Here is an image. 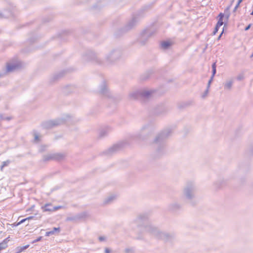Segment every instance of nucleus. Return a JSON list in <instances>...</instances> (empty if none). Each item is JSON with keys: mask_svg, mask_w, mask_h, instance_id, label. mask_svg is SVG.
I'll return each instance as SVG.
<instances>
[{"mask_svg": "<svg viewBox=\"0 0 253 253\" xmlns=\"http://www.w3.org/2000/svg\"><path fill=\"white\" fill-rule=\"evenodd\" d=\"M148 219L147 214L143 213L140 214L136 220V223L138 226H142L144 228V232L149 233L158 239L166 240L169 237V234L161 232L156 227L152 226L150 223H147Z\"/></svg>", "mask_w": 253, "mask_h": 253, "instance_id": "nucleus-1", "label": "nucleus"}, {"mask_svg": "<svg viewBox=\"0 0 253 253\" xmlns=\"http://www.w3.org/2000/svg\"><path fill=\"white\" fill-rule=\"evenodd\" d=\"M122 53L120 50L114 49L111 51L106 56L105 62L100 60L96 54L92 51H88L85 55L86 60L91 61L93 63L99 65H108L114 63L121 56Z\"/></svg>", "mask_w": 253, "mask_h": 253, "instance_id": "nucleus-2", "label": "nucleus"}, {"mask_svg": "<svg viewBox=\"0 0 253 253\" xmlns=\"http://www.w3.org/2000/svg\"><path fill=\"white\" fill-rule=\"evenodd\" d=\"M171 133V130L170 128H167L162 131L155 138L154 143L160 145L156 152L157 157L160 156L164 153L165 150L164 141L170 135Z\"/></svg>", "mask_w": 253, "mask_h": 253, "instance_id": "nucleus-3", "label": "nucleus"}, {"mask_svg": "<svg viewBox=\"0 0 253 253\" xmlns=\"http://www.w3.org/2000/svg\"><path fill=\"white\" fill-rule=\"evenodd\" d=\"M138 21V17L135 16H133L131 20H130L124 27V28L119 30L116 33V37H120L122 34L126 33V32L130 30L133 28L136 25Z\"/></svg>", "mask_w": 253, "mask_h": 253, "instance_id": "nucleus-4", "label": "nucleus"}, {"mask_svg": "<svg viewBox=\"0 0 253 253\" xmlns=\"http://www.w3.org/2000/svg\"><path fill=\"white\" fill-rule=\"evenodd\" d=\"M155 32L150 29H146L144 30L138 39V42L141 45H144L147 42L149 38H150Z\"/></svg>", "mask_w": 253, "mask_h": 253, "instance_id": "nucleus-5", "label": "nucleus"}, {"mask_svg": "<svg viewBox=\"0 0 253 253\" xmlns=\"http://www.w3.org/2000/svg\"><path fill=\"white\" fill-rule=\"evenodd\" d=\"M195 190L196 188L193 183L189 182L184 189V195L187 199L192 200L195 197Z\"/></svg>", "mask_w": 253, "mask_h": 253, "instance_id": "nucleus-6", "label": "nucleus"}, {"mask_svg": "<svg viewBox=\"0 0 253 253\" xmlns=\"http://www.w3.org/2000/svg\"><path fill=\"white\" fill-rule=\"evenodd\" d=\"M65 120L63 119H57L53 120L45 121L42 124V126L44 129H50L53 127L63 124Z\"/></svg>", "mask_w": 253, "mask_h": 253, "instance_id": "nucleus-7", "label": "nucleus"}, {"mask_svg": "<svg viewBox=\"0 0 253 253\" xmlns=\"http://www.w3.org/2000/svg\"><path fill=\"white\" fill-rule=\"evenodd\" d=\"M152 128L148 125L143 126L139 133L134 136L133 139H138L141 140H144L147 139L149 134L151 133Z\"/></svg>", "mask_w": 253, "mask_h": 253, "instance_id": "nucleus-8", "label": "nucleus"}, {"mask_svg": "<svg viewBox=\"0 0 253 253\" xmlns=\"http://www.w3.org/2000/svg\"><path fill=\"white\" fill-rule=\"evenodd\" d=\"M141 98L142 100H145L151 99L153 97L156 93V91L154 89H140Z\"/></svg>", "mask_w": 253, "mask_h": 253, "instance_id": "nucleus-9", "label": "nucleus"}, {"mask_svg": "<svg viewBox=\"0 0 253 253\" xmlns=\"http://www.w3.org/2000/svg\"><path fill=\"white\" fill-rule=\"evenodd\" d=\"M124 142H121L116 144L114 145L111 147L109 148L104 153L107 155H112L113 153L121 150L124 145Z\"/></svg>", "mask_w": 253, "mask_h": 253, "instance_id": "nucleus-10", "label": "nucleus"}, {"mask_svg": "<svg viewBox=\"0 0 253 253\" xmlns=\"http://www.w3.org/2000/svg\"><path fill=\"white\" fill-rule=\"evenodd\" d=\"M99 93L105 97L110 98L112 95L108 90L105 81H103L100 86Z\"/></svg>", "mask_w": 253, "mask_h": 253, "instance_id": "nucleus-11", "label": "nucleus"}, {"mask_svg": "<svg viewBox=\"0 0 253 253\" xmlns=\"http://www.w3.org/2000/svg\"><path fill=\"white\" fill-rule=\"evenodd\" d=\"M87 216V213L84 212L81 213H79L75 216L67 217L66 218V221H71L74 222H76L80 220L85 218Z\"/></svg>", "mask_w": 253, "mask_h": 253, "instance_id": "nucleus-12", "label": "nucleus"}, {"mask_svg": "<svg viewBox=\"0 0 253 253\" xmlns=\"http://www.w3.org/2000/svg\"><path fill=\"white\" fill-rule=\"evenodd\" d=\"M128 98L130 100H141L140 89L130 92Z\"/></svg>", "mask_w": 253, "mask_h": 253, "instance_id": "nucleus-13", "label": "nucleus"}, {"mask_svg": "<svg viewBox=\"0 0 253 253\" xmlns=\"http://www.w3.org/2000/svg\"><path fill=\"white\" fill-rule=\"evenodd\" d=\"M110 130L111 128L109 127L100 128L98 132L99 137L101 138L106 136Z\"/></svg>", "mask_w": 253, "mask_h": 253, "instance_id": "nucleus-14", "label": "nucleus"}, {"mask_svg": "<svg viewBox=\"0 0 253 253\" xmlns=\"http://www.w3.org/2000/svg\"><path fill=\"white\" fill-rule=\"evenodd\" d=\"M19 64L17 63H7L6 66V72H12L19 68Z\"/></svg>", "mask_w": 253, "mask_h": 253, "instance_id": "nucleus-15", "label": "nucleus"}, {"mask_svg": "<svg viewBox=\"0 0 253 253\" xmlns=\"http://www.w3.org/2000/svg\"><path fill=\"white\" fill-rule=\"evenodd\" d=\"M54 161H60L63 160L65 157L66 154L63 153H53Z\"/></svg>", "mask_w": 253, "mask_h": 253, "instance_id": "nucleus-16", "label": "nucleus"}, {"mask_svg": "<svg viewBox=\"0 0 253 253\" xmlns=\"http://www.w3.org/2000/svg\"><path fill=\"white\" fill-rule=\"evenodd\" d=\"M233 84V80H230L227 81L223 84V86L225 90L230 91L231 90Z\"/></svg>", "mask_w": 253, "mask_h": 253, "instance_id": "nucleus-17", "label": "nucleus"}, {"mask_svg": "<svg viewBox=\"0 0 253 253\" xmlns=\"http://www.w3.org/2000/svg\"><path fill=\"white\" fill-rule=\"evenodd\" d=\"M42 161L47 162L50 161H54L53 153L47 154L43 156Z\"/></svg>", "mask_w": 253, "mask_h": 253, "instance_id": "nucleus-18", "label": "nucleus"}, {"mask_svg": "<svg viewBox=\"0 0 253 253\" xmlns=\"http://www.w3.org/2000/svg\"><path fill=\"white\" fill-rule=\"evenodd\" d=\"M9 237L5 239L1 243H0V250L1 251L2 250L5 249L7 247V243L9 241L8 239Z\"/></svg>", "mask_w": 253, "mask_h": 253, "instance_id": "nucleus-19", "label": "nucleus"}, {"mask_svg": "<svg viewBox=\"0 0 253 253\" xmlns=\"http://www.w3.org/2000/svg\"><path fill=\"white\" fill-rule=\"evenodd\" d=\"M64 72H62L61 73H60L59 74L54 75L52 78L51 79L50 82H54L57 80H58L59 78H61L63 76Z\"/></svg>", "mask_w": 253, "mask_h": 253, "instance_id": "nucleus-20", "label": "nucleus"}, {"mask_svg": "<svg viewBox=\"0 0 253 253\" xmlns=\"http://www.w3.org/2000/svg\"><path fill=\"white\" fill-rule=\"evenodd\" d=\"M180 208L179 204L177 203H173L169 205V209L171 211H175L179 209Z\"/></svg>", "mask_w": 253, "mask_h": 253, "instance_id": "nucleus-21", "label": "nucleus"}, {"mask_svg": "<svg viewBox=\"0 0 253 253\" xmlns=\"http://www.w3.org/2000/svg\"><path fill=\"white\" fill-rule=\"evenodd\" d=\"M12 16V13L10 11H4V13L0 12V18H8Z\"/></svg>", "mask_w": 253, "mask_h": 253, "instance_id": "nucleus-22", "label": "nucleus"}, {"mask_svg": "<svg viewBox=\"0 0 253 253\" xmlns=\"http://www.w3.org/2000/svg\"><path fill=\"white\" fill-rule=\"evenodd\" d=\"M229 7H228L224 11V17H225V19L226 20V22H227L228 19H229V18L230 17V13L229 12ZM226 24V23H224V25Z\"/></svg>", "mask_w": 253, "mask_h": 253, "instance_id": "nucleus-23", "label": "nucleus"}, {"mask_svg": "<svg viewBox=\"0 0 253 253\" xmlns=\"http://www.w3.org/2000/svg\"><path fill=\"white\" fill-rule=\"evenodd\" d=\"M161 45L162 48L166 49L170 46V43L168 41H164L161 43Z\"/></svg>", "mask_w": 253, "mask_h": 253, "instance_id": "nucleus-24", "label": "nucleus"}, {"mask_svg": "<svg viewBox=\"0 0 253 253\" xmlns=\"http://www.w3.org/2000/svg\"><path fill=\"white\" fill-rule=\"evenodd\" d=\"M115 196L114 195L110 196L105 200L104 203L105 204H110L115 199Z\"/></svg>", "mask_w": 253, "mask_h": 253, "instance_id": "nucleus-25", "label": "nucleus"}, {"mask_svg": "<svg viewBox=\"0 0 253 253\" xmlns=\"http://www.w3.org/2000/svg\"><path fill=\"white\" fill-rule=\"evenodd\" d=\"M218 17H219V19H218V20L217 22H218V25H219L220 24H223L224 22L223 21V19L224 17V14L222 13H220L219 14Z\"/></svg>", "mask_w": 253, "mask_h": 253, "instance_id": "nucleus-26", "label": "nucleus"}, {"mask_svg": "<svg viewBox=\"0 0 253 253\" xmlns=\"http://www.w3.org/2000/svg\"><path fill=\"white\" fill-rule=\"evenodd\" d=\"M53 207L52 206L51 204L48 203L46 204L43 206L42 207V209L43 211H49L45 210L46 209H52Z\"/></svg>", "mask_w": 253, "mask_h": 253, "instance_id": "nucleus-27", "label": "nucleus"}, {"mask_svg": "<svg viewBox=\"0 0 253 253\" xmlns=\"http://www.w3.org/2000/svg\"><path fill=\"white\" fill-rule=\"evenodd\" d=\"M29 247V245H26V246H23V247H18L17 248V252H18V253H20V252L23 251L24 250L27 249Z\"/></svg>", "mask_w": 253, "mask_h": 253, "instance_id": "nucleus-28", "label": "nucleus"}, {"mask_svg": "<svg viewBox=\"0 0 253 253\" xmlns=\"http://www.w3.org/2000/svg\"><path fill=\"white\" fill-rule=\"evenodd\" d=\"M10 163V161L9 160H7L6 161L3 162L2 165L0 167V170L1 171H2L3 168L7 166Z\"/></svg>", "mask_w": 253, "mask_h": 253, "instance_id": "nucleus-29", "label": "nucleus"}, {"mask_svg": "<svg viewBox=\"0 0 253 253\" xmlns=\"http://www.w3.org/2000/svg\"><path fill=\"white\" fill-rule=\"evenodd\" d=\"M223 24H220L219 25H218V22L217 23L216 26H215V27L214 28V31H213V35H214L216 34V33L217 32V31H218V29H219V28Z\"/></svg>", "mask_w": 253, "mask_h": 253, "instance_id": "nucleus-30", "label": "nucleus"}, {"mask_svg": "<svg viewBox=\"0 0 253 253\" xmlns=\"http://www.w3.org/2000/svg\"><path fill=\"white\" fill-rule=\"evenodd\" d=\"M61 208V206H55L53 207L52 209H46L45 210L49 211H57V210L60 209Z\"/></svg>", "mask_w": 253, "mask_h": 253, "instance_id": "nucleus-31", "label": "nucleus"}, {"mask_svg": "<svg viewBox=\"0 0 253 253\" xmlns=\"http://www.w3.org/2000/svg\"><path fill=\"white\" fill-rule=\"evenodd\" d=\"M167 110L165 108H162V111L161 112H156V114L157 115H160L164 114L166 112Z\"/></svg>", "mask_w": 253, "mask_h": 253, "instance_id": "nucleus-32", "label": "nucleus"}, {"mask_svg": "<svg viewBox=\"0 0 253 253\" xmlns=\"http://www.w3.org/2000/svg\"><path fill=\"white\" fill-rule=\"evenodd\" d=\"M125 253H134V250L132 248H126L125 250Z\"/></svg>", "mask_w": 253, "mask_h": 253, "instance_id": "nucleus-33", "label": "nucleus"}, {"mask_svg": "<svg viewBox=\"0 0 253 253\" xmlns=\"http://www.w3.org/2000/svg\"><path fill=\"white\" fill-rule=\"evenodd\" d=\"M209 88L207 87L206 90L205 91V92L202 95V98H205L207 96V95H208V94L209 93Z\"/></svg>", "mask_w": 253, "mask_h": 253, "instance_id": "nucleus-34", "label": "nucleus"}, {"mask_svg": "<svg viewBox=\"0 0 253 253\" xmlns=\"http://www.w3.org/2000/svg\"><path fill=\"white\" fill-rule=\"evenodd\" d=\"M219 183H220L219 184H218V183H215L216 188H220L221 187L222 184H223L224 181H220Z\"/></svg>", "mask_w": 253, "mask_h": 253, "instance_id": "nucleus-35", "label": "nucleus"}, {"mask_svg": "<svg viewBox=\"0 0 253 253\" xmlns=\"http://www.w3.org/2000/svg\"><path fill=\"white\" fill-rule=\"evenodd\" d=\"M213 78H212L211 77V79L209 81L208 84H207V88H210V86H211V83H212V82L213 81Z\"/></svg>", "mask_w": 253, "mask_h": 253, "instance_id": "nucleus-36", "label": "nucleus"}, {"mask_svg": "<svg viewBox=\"0 0 253 253\" xmlns=\"http://www.w3.org/2000/svg\"><path fill=\"white\" fill-rule=\"evenodd\" d=\"M54 234V231H52V230L50 231H48L45 233V236H49L50 235Z\"/></svg>", "mask_w": 253, "mask_h": 253, "instance_id": "nucleus-37", "label": "nucleus"}, {"mask_svg": "<svg viewBox=\"0 0 253 253\" xmlns=\"http://www.w3.org/2000/svg\"><path fill=\"white\" fill-rule=\"evenodd\" d=\"M42 236H40L39 237H38L37 239L34 240L33 241H32V243L34 244V243H35L37 242H39L40 241H41L42 239Z\"/></svg>", "mask_w": 253, "mask_h": 253, "instance_id": "nucleus-38", "label": "nucleus"}, {"mask_svg": "<svg viewBox=\"0 0 253 253\" xmlns=\"http://www.w3.org/2000/svg\"><path fill=\"white\" fill-rule=\"evenodd\" d=\"M52 230V231H54V233L56 231H57L59 232L60 231V228L59 227H58V228L54 227Z\"/></svg>", "mask_w": 253, "mask_h": 253, "instance_id": "nucleus-39", "label": "nucleus"}, {"mask_svg": "<svg viewBox=\"0 0 253 253\" xmlns=\"http://www.w3.org/2000/svg\"><path fill=\"white\" fill-rule=\"evenodd\" d=\"M26 220H27V219L26 218H25V219H23L22 220H21L20 221H19V222L17 223V224H16V225H20V224L23 223L24 222H25Z\"/></svg>", "mask_w": 253, "mask_h": 253, "instance_id": "nucleus-40", "label": "nucleus"}, {"mask_svg": "<svg viewBox=\"0 0 253 253\" xmlns=\"http://www.w3.org/2000/svg\"><path fill=\"white\" fill-rule=\"evenodd\" d=\"M111 250L108 248H106L105 249V253H111Z\"/></svg>", "mask_w": 253, "mask_h": 253, "instance_id": "nucleus-41", "label": "nucleus"}, {"mask_svg": "<svg viewBox=\"0 0 253 253\" xmlns=\"http://www.w3.org/2000/svg\"><path fill=\"white\" fill-rule=\"evenodd\" d=\"M216 73V69H212V75L211 77L213 78Z\"/></svg>", "mask_w": 253, "mask_h": 253, "instance_id": "nucleus-42", "label": "nucleus"}, {"mask_svg": "<svg viewBox=\"0 0 253 253\" xmlns=\"http://www.w3.org/2000/svg\"><path fill=\"white\" fill-rule=\"evenodd\" d=\"M105 240V238L104 237H103V236H100V237H99V240L100 242L104 241Z\"/></svg>", "mask_w": 253, "mask_h": 253, "instance_id": "nucleus-43", "label": "nucleus"}, {"mask_svg": "<svg viewBox=\"0 0 253 253\" xmlns=\"http://www.w3.org/2000/svg\"><path fill=\"white\" fill-rule=\"evenodd\" d=\"M212 69H216V63L214 62L212 64Z\"/></svg>", "mask_w": 253, "mask_h": 253, "instance_id": "nucleus-44", "label": "nucleus"}, {"mask_svg": "<svg viewBox=\"0 0 253 253\" xmlns=\"http://www.w3.org/2000/svg\"><path fill=\"white\" fill-rule=\"evenodd\" d=\"M237 80L239 81H241L243 80V77L242 76H238L237 78Z\"/></svg>", "mask_w": 253, "mask_h": 253, "instance_id": "nucleus-45", "label": "nucleus"}, {"mask_svg": "<svg viewBox=\"0 0 253 253\" xmlns=\"http://www.w3.org/2000/svg\"><path fill=\"white\" fill-rule=\"evenodd\" d=\"M35 140L37 141L39 140V136L37 134L35 135Z\"/></svg>", "mask_w": 253, "mask_h": 253, "instance_id": "nucleus-46", "label": "nucleus"}, {"mask_svg": "<svg viewBox=\"0 0 253 253\" xmlns=\"http://www.w3.org/2000/svg\"><path fill=\"white\" fill-rule=\"evenodd\" d=\"M251 26V24H249V25H248V26L245 28V31H247V30H248L250 28Z\"/></svg>", "mask_w": 253, "mask_h": 253, "instance_id": "nucleus-47", "label": "nucleus"}, {"mask_svg": "<svg viewBox=\"0 0 253 253\" xmlns=\"http://www.w3.org/2000/svg\"><path fill=\"white\" fill-rule=\"evenodd\" d=\"M35 217L34 216H29L27 218H26L27 220H30V219H34Z\"/></svg>", "mask_w": 253, "mask_h": 253, "instance_id": "nucleus-48", "label": "nucleus"}, {"mask_svg": "<svg viewBox=\"0 0 253 253\" xmlns=\"http://www.w3.org/2000/svg\"><path fill=\"white\" fill-rule=\"evenodd\" d=\"M243 0H238V2L236 5L239 6L240 4L243 1Z\"/></svg>", "mask_w": 253, "mask_h": 253, "instance_id": "nucleus-49", "label": "nucleus"}, {"mask_svg": "<svg viewBox=\"0 0 253 253\" xmlns=\"http://www.w3.org/2000/svg\"><path fill=\"white\" fill-rule=\"evenodd\" d=\"M238 7H239V6L236 5L234 8L233 12H235Z\"/></svg>", "mask_w": 253, "mask_h": 253, "instance_id": "nucleus-50", "label": "nucleus"}, {"mask_svg": "<svg viewBox=\"0 0 253 253\" xmlns=\"http://www.w3.org/2000/svg\"><path fill=\"white\" fill-rule=\"evenodd\" d=\"M0 118L1 120H5V118L3 117V115L1 114H0Z\"/></svg>", "mask_w": 253, "mask_h": 253, "instance_id": "nucleus-51", "label": "nucleus"}, {"mask_svg": "<svg viewBox=\"0 0 253 253\" xmlns=\"http://www.w3.org/2000/svg\"><path fill=\"white\" fill-rule=\"evenodd\" d=\"M223 32V30L222 31V33L220 34V35L218 36V37L217 38L218 40H219L220 39V38H221V36L222 35Z\"/></svg>", "mask_w": 253, "mask_h": 253, "instance_id": "nucleus-52", "label": "nucleus"}, {"mask_svg": "<svg viewBox=\"0 0 253 253\" xmlns=\"http://www.w3.org/2000/svg\"><path fill=\"white\" fill-rule=\"evenodd\" d=\"M34 207H35L34 206H32L30 209L27 210V211H31V210H32V209L33 208H34Z\"/></svg>", "mask_w": 253, "mask_h": 253, "instance_id": "nucleus-53", "label": "nucleus"}, {"mask_svg": "<svg viewBox=\"0 0 253 253\" xmlns=\"http://www.w3.org/2000/svg\"><path fill=\"white\" fill-rule=\"evenodd\" d=\"M11 119V118L10 117H6V118H5V120H8V121H9Z\"/></svg>", "mask_w": 253, "mask_h": 253, "instance_id": "nucleus-54", "label": "nucleus"}, {"mask_svg": "<svg viewBox=\"0 0 253 253\" xmlns=\"http://www.w3.org/2000/svg\"><path fill=\"white\" fill-rule=\"evenodd\" d=\"M251 15H253V9L252 12L251 13Z\"/></svg>", "mask_w": 253, "mask_h": 253, "instance_id": "nucleus-55", "label": "nucleus"}, {"mask_svg": "<svg viewBox=\"0 0 253 253\" xmlns=\"http://www.w3.org/2000/svg\"><path fill=\"white\" fill-rule=\"evenodd\" d=\"M3 76V75L1 73H0V78L2 77Z\"/></svg>", "mask_w": 253, "mask_h": 253, "instance_id": "nucleus-56", "label": "nucleus"}, {"mask_svg": "<svg viewBox=\"0 0 253 253\" xmlns=\"http://www.w3.org/2000/svg\"><path fill=\"white\" fill-rule=\"evenodd\" d=\"M43 151V150H40L41 152H42Z\"/></svg>", "mask_w": 253, "mask_h": 253, "instance_id": "nucleus-57", "label": "nucleus"}, {"mask_svg": "<svg viewBox=\"0 0 253 253\" xmlns=\"http://www.w3.org/2000/svg\"><path fill=\"white\" fill-rule=\"evenodd\" d=\"M1 251V250H0V252Z\"/></svg>", "mask_w": 253, "mask_h": 253, "instance_id": "nucleus-58", "label": "nucleus"}]
</instances>
